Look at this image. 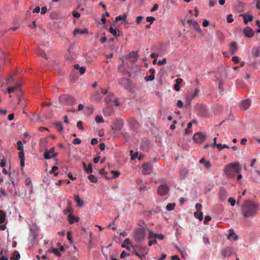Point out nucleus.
I'll return each instance as SVG.
<instances>
[{
    "label": "nucleus",
    "mask_w": 260,
    "mask_h": 260,
    "mask_svg": "<svg viewBox=\"0 0 260 260\" xmlns=\"http://www.w3.org/2000/svg\"><path fill=\"white\" fill-rule=\"evenodd\" d=\"M259 210V206L254 201L248 200L241 205V214L246 218L255 216Z\"/></svg>",
    "instance_id": "nucleus-1"
},
{
    "label": "nucleus",
    "mask_w": 260,
    "mask_h": 260,
    "mask_svg": "<svg viewBox=\"0 0 260 260\" xmlns=\"http://www.w3.org/2000/svg\"><path fill=\"white\" fill-rule=\"evenodd\" d=\"M223 171L228 177L232 178L233 177L235 174H238L241 171V167L239 162H236L226 165Z\"/></svg>",
    "instance_id": "nucleus-2"
},
{
    "label": "nucleus",
    "mask_w": 260,
    "mask_h": 260,
    "mask_svg": "<svg viewBox=\"0 0 260 260\" xmlns=\"http://www.w3.org/2000/svg\"><path fill=\"white\" fill-rule=\"evenodd\" d=\"M149 229L147 227H141L135 230L134 234L135 240L137 242H141L144 240L146 232H149Z\"/></svg>",
    "instance_id": "nucleus-3"
},
{
    "label": "nucleus",
    "mask_w": 260,
    "mask_h": 260,
    "mask_svg": "<svg viewBox=\"0 0 260 260\" xmlns=\"http://www.w3.org/2000/svg\"><path fill=\"white\" fill-rule=\"evenodd\" d=\"M59 102L66 105H73L75 103V98L69 94H63L59 97Z\"/></svg>",
    "instance_id": "nucleus-4"
},
{
    "label": "nucleus",
    "mask_w": 260,
    "mask_h": 260,
    "mask_svg": "<svg viewBox=\"0 0 260 260\" xmlns=\"http://www.w3.org/2000/svg\"><path fill=\"white\" fill-rule=\"evenodd\" d=\"M138 59V54L136 52H131L128 54L123 56L121 57L122 62L127 63V61L132 63L135 62Z\"/></svg>",
    "instance_id": "nucleus-5"
},
{
    "label": "nucleus",
    "mask_w": 260,
    "mask_h": 260,
    "mask_svg": "<svg viewBox=\"0 0 260 260\" xmlns=\"http://www.w3.org/2000/svg\"><path fill=\"white\" fill-rule=\"evenodd\" d=\"M206 136L202 133H197L193 136V140L196 143H201L205 141Z\"/></svg>",
    "instance_id": "nucleus-6"
},
{
    "label": "nucleus",
    "mask_w": 260,
    "mask_h": 260,
    "mask_svg": "<svg viewBox=\"0 0 260 260\" xmlns=\"http://www.w3.org/2000/svg\"><path fill=\"white\" fill-rule=\"evenodd\" d=\"M233 253L234 250L231 247H227L220 251V253L223 257H230Z\"/></svg>",
    "instance_id": "nucleus-7"
},
{
    "label": "nucleus",
    "mask_w": 260,
    "mask_h": 260,
    "mask_svg": "<svg viewBox=\"0 0 260 260\" xmlns=\"http://www.w3.org/2000/svg\"><path fill=\"white\" fill-rule=\"evenodd\" d=\"M169 190V187L165 184L160 185L157 189V193L159 195L164 196L167 194Z\"/></svg>",
    "instance_id": "nucleus-8"
},
{
    "label": "nucleus",
    "mask_w": 260,
    "mask_h": 260,
    "mask_svg": "<svg viewBox=\"0 0 260 260\" xmlns=\"http://www.w3.org/2000/svg\"><path fill=\"white\" fill-rule=\"evenodd\" d=\"M148 239H152L153 238L154 239H158L160 240H162L165 238V236L162 234H158L153 233L151 231H149V235H148Z\"/></svg>",
    "instance_id": "nucleus-9"
},
{
    "label": "nucleus",
    "mask_w": 260,
    "mask_h": 260,
    "mask_svg": "<svg viewBox=\"0 0 260 260\" xmlns=\"http://www.w3.org/2000/svg\"><path fill=\"white\" fill-rule=\"evenodd\" d=\"M251 101L249 99H246L241 103L240 108L244 111L247 110L251 105Z\"/></svg>",
    "instance_id": "nucleus-10"
},
{
    "label": "nucleus",
    "mask_w": 260,
    "mask_h": 260,
    "mask_svg": "<svg viewBox=\"0 0 260 260\" xmlns=\"http://www.w3.org/2000/svg\"><path fill=\"white\" fill-rule=\"evenodd\" d=\"M119 83L124 88L128 89L130 87V81L127 79L121 78L118 80Z\"/></svg>",
    "instance_id": "nucleus-11"
},
{
    "label": "nucleus",
    "mask_w": 260,
    "mask_h": 260,
    "mask_svg": "<svg viewBox=\"0 0 260 260\" xmlns=\"http://www.w3.org/2000/svg\"><path fill=\"white\" fill-rule=\"evenodd\" d=\"M143 173L144 174H150L152 170V166L151 164H145L142 166Z\"/></svg>",
    "instance_id": "nucleus-12"
},
{
    "label": "nucleus",
    "mask_w": 260,
    "mask_h": 260,
    "mask_svg": "<svg viewBox=\"0 0 260 260\" xmlns=\"http://www.w3.org/2000/svg\"><path fill=\"white\" fill-rule=\"evenodd\" d=\"M244 35L247 38H252L254 35L252 29L249 27H246L243 30Z\"/></svg>",
    "instance_id": "nucleus-13"
},
{
    "label": "nucleus",
    "mask_w": 260,
    "mask_h": 260,
    "mask_svg": "<svg viewBox=\"0 0 260 260\" xmlns=\"http://www.w3.org/2000/svg\"><path fill=\"white\" fill-rule=\"evenodd\" d=\"M88 30L87 28H84L83 29H81L78 28H75L73 32V35L74 36H76L78 34L82 35V34H88Z\"/></svg>",
    "instance_id": "nucleus-14"
},
{
    "label": "nucleus",
    "mask_w": 260,
    "mask_h": 260,
    "mask_svg": "<svg viewBox=\"0 0 260 260\" xmlns=\"http://www.w3.org/2000/svg\"><path fill=\"white\" fill-rule=\"evenodd\" d=\"M114 129L117 131H120L123 126V121L122 120H117L114 124Z\"/></svg>",
    "instance_id": "nucleus-15"
},
{
    "label": "nucleus",
    "mask_w": 260,
    "mask_h": 260,
    "mask_svg": "<svg viewBox=\"0 0 260 260\" xmlns=\"http://www.w3.org/2000/svg\"><path fill=\"white\" fill-rule=\"evenodd\" d=\"M200 163L204 165V168L209 170L211 167V164L209 160H206L205 158H202L199 161Z\"/></svg>",
    "instance_id": "nucleus-16"
},
{
    "label": "nucleus",
    "mask_w": 260,
    "mask_h": 260,
    "mask_svg": "<svg viewBox=\"0 0 260 260\" xmlns=\"http://www.w3.org/2000/svg\"><path fill=\"white\" fill-rule=\"evenodd\" d=\"M68 220L70 224H73L74 222H78L79 218L74 216L72 214H69L68 216Z\"/></svg>",
    "instance_id": "nucleus-17"
},
{
    "label": "nucleus",
    "mask_w": 260,
    "mask_h": 260,
    "mask_svg": "<svg viewBox=\"0 0 260 260\" xmlns=\"http://www.w3.org/2000/svg\"><path fill=\"white\" fill-rule=\"evenodd\" d=\"M183 82V80L181 78H177L176 80V84L174 85V88L177 91H179L180 89V85Z\"/></svg>",
    "instance_id": "nucleus-18"
},
{
    "label": "nucleus",
    "mask_w": 260,
    "mask_h": 260,
    "mask_svg": "<svg viewBox=\"0 0 260 260\" xmlns=\"http://www.w3.org/2000/svg\"><path fill=\"white\" fill-rule=\"evenodd\" d=\"M54 147H52V148H50V149L49 150H46L44 152V154L45 159H48L51 158V157L49 155V153L52 154L54 152Z\"/></svg>",
    "instance_id": "nucleus-19"
},
{
    "label": "nucleus",
    "mask_w": 260,
    "mask_h": 260,
    "mask_svg": "<svg viewBox=\"0 0 260 260\" xmlns=\"http://www.w3.org/2000/svg\"><path fill=\"white\" fill-rule=\"evenodd\" d=\"M219 196L221 201H224L226 196V192L225 190L223 188H221L219 190Z\"/></svg>",
    "instance_id": "nucleus-20"
},
{
    "label": "nucleus",
    "mask_w": 260,
    "mask_h": 260,
    "mask_svg": "<svg viewBox=\"0 0 260 260\" xmlns=\"http://www.w3.org/2000/svg\"><path fill=\"white\" fill-rule=\"evenodd\" d=\"M82 164L84 170L87 174L91 173L92 172V166L91 164H89L88 166H86L84 162H83Z\"/></svg>",
    "instance_id": "nucleus-21"
},
{
    "label": "nucleus",
    "mask_w": 260,
    "mask_h": 260,
    "mask_svg": "<svg viewBox=\"0 0 260 260\" xmlns=\"http://www.w3.org/2000/svg\"><path fill=\"white\" fill-rule=\"evenodd\" d=\"M228 239L233 238L235 240H237L238 239V236L235 233L233 229L229 230V234L228 236Z\"/></svg>",
    "instance_id": "nucleus-22"
},
{
    "label": "nucleus",
    "mask_w": 260,
    "mask_h": 260,
    "mask_svg": "<svg viewBox=\"0 0 260 260\" xmlns=\"http://www.w3.org/2000/svg\"><path fill=\"white\" fill-rule=\"evenodd\" d=\"M109 31L115 38H117L119 36L118 30L113 28L112 26L109 28Z\"/></svg>",
    "instance_id": "nucleus-23"
},
{
    "label": "nucleus",
    "mask_w": 260,
    "mask_h": 260,
    "mask_svg": "<svg viewBox=\"0 0 260 260\" xmlns=\"http://www.w3.org/2000/svg\"><path fill=\"white\" fill-rule=\"evenodd\" d=\"M114 95L113 93H109L105 99V102L108 104L110 103L113 102V99H114Z\"/></svg>",
    "instance_id": "nucleus-24"
},
{
    "label": "nucleus",
    "mask_w": 260,
    "mask_h": 260,
    "mask_svg": "<svg viewBox=\"0 0 260 260\" xmlns=\"http://www.w3.org/2000/svg\"><path fill=\"white\" fill-rule=\"evenodd\" d=\"M71 205H72L71 202L68 201V203H67V208L63 211L65 214H67L68 213H69L70 214H72L73 211H72V209L71 207Z\"/></svg>",
    "instance_id": "nucleus-25"
},
{
    "label": "nucleus",
    "mask_w": 260,
    "mask_h": 260,
    "mask_svg": "<svg viewBox=\"0 0 260 260\" xmlns=\"http://www.w3.org/2000/svg\"><path fill=\"white\" fill-rule=\"evenodd\" d=\"M243 17L244 18V22L245 24H247L248 22L252 21L253 20V16L251 15H243Z\"/></svg>",
    "instance_id": "nucleus-26"
},
{
    "label": "nucleus",
    "mask_w": 260,
    "mask_h": 260,
    "mask_svg": "<svg viewBox=\"0 0 260 260\" xmlns=\"http://www.w3.org/2000/svg\"><path fill=\"white\" fill-rule=\"evenodd\" d=\"M20 257L19 253L15 250L13 252L12 256L10 257L11 260H18Z\"/></svg>",
    "instance_id": "nucleus-27"
},
{
    "label": "nucleus",
    "mask_w": 260,
    "mask_h": 260,
    "mask_svg": "<svg viewBox=\"0 0 260 260\" xmlns=\"http://www.w3.org/2000/svg\"><path fill=\"white\" fill-rule=\"evenodd\" d=\"M74 68L76 70H78L80 74H84L85 72L86 68L84 67H80L78 64L74 65Z\"/></svg>",
    "instance_id": "nucleus-28"
},
{
    "label": "nucleus",
    "mask_w": 260,
    "mask_h": 260,
    "mask_svg": "<svg viewBox=\"0 0 260 260\" xmlns=\"http://www.w3.org/2000/svg\"><path fill=\"white\" fill-rule=\"evenodd\" d=\"M187 22L189 23L192 24L194 26L195 29H197V30H198L199 31H201V28H200L199 25L195 21L190 20H188Z\"/></svg>",
    "instance_id": "nucleus-29"
},
{
    "label": "nucleus",
    "mask_w": 260,
    "mask_h": 260,
    "mask_svg": "<svg viewBox=\"0 0 260 260\" xmlns=\"http://www.w3.org/2000/svg\"><path fill=\"white\" fill-rule=\"evenodd\" d=\"M36 53L38 55L42 56L43 57H44L45 58H47L46 54L41 49H40V48L37 49L36 50Z\"/></svg>",
    "instance_id": "nucleus-30"
},
{
    "label": "nucleus",
    "mask_w": 260,
    "mask_h": 260,
    "mask_svg": "<svg viewBox=\"0 0 260 260\" xmlns=\"http://www.w3.org/2000/svg\"><path fill=\"white\" fill-rule=\"evenodd\" d=\"M75 200L77 202V205L79 207H82L84 205L83 201L80 199L79 196H76L75 197Z\"/></svg>",
    "instance_id": "nucleus-31"
},
{
    "label": "nucleus",
    "mask_w": 260,
    "mask_h": 260,
    "mask_svg": "<svg viewBox=\"0 0 260 260\" xmlns=\"http://www.w3.org/2000/svg\"><path fill=\"white\" fill-rule=\"evenodd\" d=\"M194 216L198 218L200 221L203 219V213L201 211H197L194 213Z\"/></svg>",
    "instance_id": "nucleus-32"
},
{
    "label": "nucleus",
    "mask_w": 260,
    "mask_h": 260,
    "mask_svg": "<svg viewBox=\"0 0 260 260\" xmlns=\"http://www.w3.org/2000/svg\"><path fill=\"white\" fill-rule=\"evenodd\" d=\"M237 46L236 42H234L231 44V52L232 54H234L237 50Z\"/></svg>",
    "instance_id": "nucleus-33"
},
{
    "label": "nucleus",
    "mask_w": 260,
    "mask_h": 260,
    "mask_svg": "<svg viewBox=\"0 0 260 260\" xmlns=\"http://www.w3.org/2000/svg\"><path fill=\"white\" fill-rule=\"evenodd\" d=\"M126 16L124 14L123 16H119L116 17L115 21H114V23H115L116 22L120 20H123L124 22H126Z\"/></svg>",
    "instance_id": "nucleus-34"
},
{
    "label": "nucleus",
    "mask_w": 260,
    "mask_h": 260,
    "mask_svg": "<svg viewBox=\"0 0 260 260\" xmlns=\"http://www.w3.org/2000/svg\"><path fill=\"white\" fill-rule=\"evenodd\" d=\"M6 218V214L3 210H0V223H3Z\"/></svg>",
    "instance_id": "nucleus-35"
},
{
    "label": "nucleus",
    "mask_w": 260,
    "mask_h": 260,
    "mask_svg": "<svg viewBox=\"0 0 260 260\" xmlns=\"http://www.w3.org/2000/svg\"><path fill=\"white\" fill-rule=\"evenodd\" d=\"M175 206V204L174 203H169L166 206V209L168 211H172L173 210Z\"/></svg>",
    "instance_id": "nucleus-36"
},
{
    "label": "nucleus",
    "mask_w": 260,
    "mask_h": 260,
    "mask_svg": "<svg viewBox=\"0 0 260 260\" xmlns=\"http://www.w3.org/2000/svg\"><path fill=\"white\" fill-rule=\"evenodd\" d=\"M200 89L198 87L196 88L194 93L191 95L190 100L193 99L199 93Z\"/></svg>",
    "instance_id": "nucleus-37"
},
{
    "label": "nucleus",
    "mask_w": 260,
    "mask_h": 260,
    "mask_svg": "<svg viewBox=\"0 0 260 260\" xmlns=\"http://www.w3.org/2000/svg\"><path fill=\"white\" fill-rule=\"evenodd\" d=\"M95 120L97 123H102L104 122L103 118L102 116H96L95 118Z\"/></svg>",
    "instance_id": "nucleus-38"
},
{
    "label": "nucleus",
    "mask_w": 260,
    "mask_h": 260,
    "mask_svg": "<svg viewBox=\"0 0 260 260\" xmlns=\"http://www.w3.org/2000/svg\"><path fill=\"white\" fill-rule=\"evenodd\" d=\"M88 178L91 182L95 183L98 181L97 178L93 175H89Z\"/></svg>",
    "instance_id": "nucleus-39"
},
{
    "label": "nucleus",
    "mask_w": 260,
    "mask_h": 260,
    "mask_svg": "<svg viewBox=\"0 0 260 260\" xmlns=\"http://www.w3.org/2000/svg\"><path fill=\"white\" fill-rule=\"evenodd\" d=\"M217 147L219 150H221L223 149V148H229V146L226 144H218L217 145Z\"/></svg>",
    "instance_id": "nucleus-40"
},
{
    "label": "nucleus",
    "mask_w": 260,
    "mask_h": 260,
    "mask_svg": "<svg viewBox=\"0 0 260 260\" xmlns=\"http://www.w3.org/2000/svg\"><path fill=\"white\" fill-rule=\"evenodd\" d=\"M54 125L55 127L58 129V131H61L63 129V127L61 122H56L54 124Z\"/></svg>",
    "instance_id": "nucleus-41"
},
{
    "label": "nucleus",
    "mask_w": 260,
    "mask_h": 260,
    "mask_svg": "<svg viewBox=\"0 0 260 260\" xmlns=\"http://www.w3.org/2000/svg\"><path fill=\"white\" fill-rule=\"evenodd\" d=\"M187 173V171L185 170H182L180 172V176L181 179H184L186 174Z\"/></svg>",
    "instance_id": "nucleus-42"
},
{
    "label": "nucleus",
    "mask_w": 260,
    "mask_h": 260,
    "mask_svg": "<svg viewBox=\"0 0 260 260\" xmlns=\"http://www.w3.org/2000/svg\"><path fill=\"white\" fill-rule=\"evenodd\" d=\"M47 143V140L46 139L42 138L40 140V145L42 147H45V145Z\"/></svg>",
    "instance_id": "nucleus-43"
},
{
    "label": "nucleus",
    "mask_w": 260,
    "mask_h": 260,
    "mask_svg": "<svg viewBox=\"0 0 260 260\" xmlns=\"http://www.w3.org/2000/svg\"><path fill=\"white\" fill-rule=\"evenodd\" d=\"M226 21L228 23H231L234 21L233 15L232 14H229L227 16Z\"/></svg>",
    "instance_id": "nucleus-44"
},
{
    "label": "nucleus",
    "mask_w": 260,
    "mask_h": 260,
    "mask_svg": "<svg viewBox=\"0 0 260 260\" xmlns=\"http://www.w3.org/2000/svg\"><path fill=\"white\" fill-rule=\"evenodd\" d=\"M154 75L153 74H151L150 76H146L145 77V80L147 81H152V80H154Z\"/></svg>",
    "instance_id": "nucleus-45"
},
{
    "label": "nucleus",
    "mask_w": 260,
    "mask_h": 260,
    "mask_svg": "<svg viewBox=\"0 0 260 260\" xmlns=\"http://www.w3.org/2000/svg\"><path fill=\"white\" fill-rule=\"evenodd\" d=\"M228 202L231 204L232 206H234L236 203V200L233 198H230L228 199Z\"/></svg>",
    "instance_id": "nucleus-46"
},
{
    "label": "nucleus",
    "mask_w": 260,
    "mask_h": 260,
    "mask_svg": "<svg viewBox=\"0 0 260 260\" xmlns=\"http://www.w3.org/2000/svg\"><path fill=\"white\" fill-rule=\"evenodd\" d=\"M155 19V18L152 16H148L146 18L147 21L149 22L150 24H152Z\"/></svg>",
    "instance_id": "nucleus-47"
},
{
    "label": "nucleus",
    "mask_w": 260,
    "mask_h": 260,
    "mask_svg": "<svg viewBox=\"0 0 260 260\" xmlns=\"http://www.w3.org/2000/svg\"><path fill=\"white\" fill-rule=\"evenodd\" d=\"M52 252L54 253L56 256H60V253L58 248H53L52 250Z\"/></svg>",
    "instance_id": "nucleus-48"
},
{
    "label": "nucleus",
    "mask_w": 260,
    "mask_h": 260,
    "mask_svg": "<svg viewBox=\"0 0 260 260\" xmlns=\"http://www.w3.org/2000/svg\"><path fill=\"white\" fill-rule=\"evenodd\" d=\"M67 238L71 243H73L72 239V233L70 231L68 232L67 233Z\"/></svg>",
    "instance_id": "nucleus-49"
},
{
    "label": "nucleus",
    "mask_w": 260,
    "mask_h": 260,
    "mask_svg": "<svg viewBox=\"0 0 260 260\" xmlns=\"http://www.w3.org/2000/svg\"><path fill=\"white\" fill-rule=\"evenodd\" d=\"M103 112L105 116H108L111 115V114L112 113V111L111 110L109 111L107 109H105L104 110Z\"/></svg>",
    "instance_id": "nucleus-50"
},
{
    "label": "nucleus",
    "mask_w": 260,
    "mask_h": 260,
    "mask_svg": "<svg viewBox=\"0 0 260 260\" xmlns=\"http://www.w3.org/2000/svg\"><path fill=\"white\" fill-rule=\"evenodd\" d=\"M20 151L19 152V158L20 159H24V153L23 152V150H20Z\"/></svg>",
    "instance_id": "nucleus-51"
},
{
    "label": "nucleus",
    "mask_w": 260,
    "mask_h": 260,
    "mask_svg": "<svg viewBox=\"0 0 260 260\" xmlns=\"http://www.w3.org/2000/svg\"><path fill=\"white\" fill-rule=\"evenodd\" d=\"M166 62H167V59H166V58H165L162 59V60H159L157 62V64L158 66H161L162 64L166 63Z\"/></svg>",
    "instance_id": "nucleus-52"
},
{
    "label": "nucleus",
    "mask_w": 260,
    "mask_h": 260,
    "mask_svg": "<svg viewBox=\"0 0 260 260\" xmlns=\"http://www.w3.org/2000/svg\"><path fill=\"white\" fill-rule=\"evenodd\" d=\"M133 151L131 150L130 153L131 154V158H132V159H134L135 158H136L137 157L138 153V152H136L133 154Z\"/></svg>",
    "instance_id": "nucleus-53"
},
{
    "label": "nucleus",
    "mask_w": 260,
    "mask_h": 260,
    "mask_svg": "<svg viewBox=\"0 0 260 260\" xmlns=\"http://www.w3.org/2000/svg\"><path fill=\"white\" fill-rule=\"evenodd\" d=\"M111 173L113 175L114 178L118 177L120 175V173L116 171H112Z\"/></svg>",
    "instance_id": "nucleus-54"
},
{
    "label": "nucleus",
    "mask_w": 260,
    "mask_h": 260,
    "mask_svg": "<svg viewBox=\"0 0 260 260\" xmlns=\"http://www.w3.org/2000/svg\"><path fill=\"white\" fill-rule=\"evenodd\" d=\"M72 14L73 16L76 18H79L80 16V14L78 12L75 11L72 12Z\"/></svg>",
    "instance_id": "nucleus-55"
},
{
    "label": "nucleus",
    "mask_w": 260,
    "mask_h": 260,
    "mask_svg": "<svg viewBox=\"0 0 260 260\" xmlns=\"http://www.w3.org/2000/svg\"><path fill=\"white\" fill-rule=\"evenodd\" d=\"M81 143V140L79 138H75L73 141V144H80Z\"/></svg>",
    "instance_id": "nucleus-56"
},
{
    "label": "nucleus",
    "mask_w": 260,
    "mask_h": 260,
    "mask_svg": "<svg viewBox=\"0 0 260 260\" xmlns=\"http://www.w3.org/2000/svg\"><path fill=\"white\" fill-rule=\"evenodd\" d=\"M25 185L28 186L31 184V179L29 178H26L25 179Z\"/></svg>",
    "instance_id": "nucleus-57"
},
{
    "label": "nucleus",
    "mask_w": 260,
    "mask_h": 260,
    "mask_svg": "<svg viewBox=\"0 0 260 260\" xmlns=\"http://www.w3.org/2000/svg\"><path fill=\"white\" fill-rule=\"evenodd\" d=\"M77 126L80 129L83 130V127L82 126V122L81 121H79L77 123Z\"/></svg>",
    "instance_id": "nucleus-58"
},
{
    "label": "nucleus",
    "mask_w": 260,
    "mask_h": 260,
    "mask_svg": "<svg viewBox=\"0 0 260 260\" xmlns=\"http://www.w3.org/2000/svg\"><path fill=\"white\" fill-rule=\"evenodd\" d=\"M143 17L142 16H139L137 17L136 19V23L137 24H140L141 21L143 19Z\"/></svg>",
    "instance_id": "nucleus-59"
},
{
    "label": "nucleus",
    "mask_w": 260,
    "mask_h": 260,
    "mask_svg": "<svg viewBox=\"0 0 260 260\" xmlns=\"http://www.w3.org/2000/svg\"><path fill=\"white\" fill-rule=\"evenodd\" d=\"M18 145V149L19 150H23V146L21 141H18L17 142Z\"/></svg>",
    "instance_id": "nucleus-60"
},
{
    "label": "nucleus",
    "mask_w": 260,
    "mask_h": 260,
    "mask_svg": "<svg viewBox=\"0 0 260 260\" xmlns=\"http://www.w3.org/2000/svg\"><path fill=\"white\" fill-rule=\"evenodd\" d=\"M6 164V160L5 159L3 158L1 160V161L0 162V166L2 168L4 167Z\"/></svg>",
    "instance_id": "nucleus-61"
},
{
    "label": "nucleus",
    "mask_w": 260,
    "mask_h": 260,
    "mask_svg": "<svg viewBox=\"0 0 260 260\" xmlns=\"http://www.w3.org/2000/svg\"><path fill=\"white\" fill-rule=\"evenodd\" d=\"M14 81L13 77L12 76H10L7 81V84H10Z\"/></svg>",
    "instance_id": "nucleus-62"
},
{
    "label": "nucleus",
    "mask_w": 260,
    "mask_h": 260,
    "mask_svg": "<svg viewBox=\"0 0 260 260\" xmlns=\"http://www.w3.org/2000/svg\"><path fill=\"white\" fill-rule=\"evenodd\" d=\"M177 105L179 108H182L183 105V103L182 101L178 100L177 103Z\"/></svg>",
    "instance_id": "nucleus-63"
},
{
    "label": "nucleus",
    "mask_w": 260,
    "mask_h": 260,
    "mask_svg": "<svg viewBox=\"0 0 260 260\" xmlns=\"http://www.w3.org/2000/svg\"><path fill=\"white\" fill-rule=\"evenodd\" d=\"M128 254L125 251H123L120 254V257L121 258H124Z\"/></svg>",
    "instance_id": "nucleus-64"
}]
</instances>
